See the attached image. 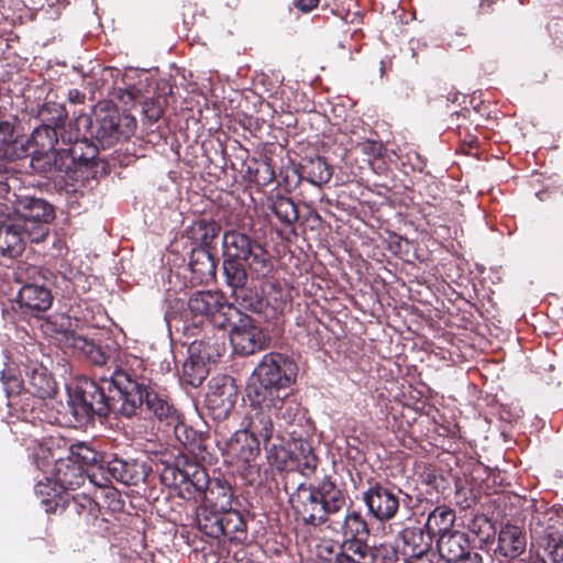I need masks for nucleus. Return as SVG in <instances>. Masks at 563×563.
<instances>
[{"label":"nucleus","mask_w":563,"mask_h":563,"mask_svg":"<svg viewBox=\"0 0 563 563\" xmlns=\"http://www.w3.org/2000/svg\"><path fill=\"white\" fill-rule=\"evenodd\" d=\"M68 405L78 421L89 420L93 415L107 417L111 412L131 417L145 406L166 424L178 422L173 405L123 371H115L109 379L102 378L100 384L86 377L79 378L68 388Z\"/></svg>","instance_id":"f257e3e1"},{"label":"nucleus","mask_w":563,"mask_h":563,"mask_svg":"<svg viewBox=\"0 0 563 563\" xmlns=\"http://www.w3.org/2000/svg\"><path fill=\"white\" fill-rule=\"evenodd\" d=\"M223 272L228 285L234 289H243L247 283L249 267L252 278L267 277L273 271V261L269 252L257 241L245 233L231 230L223 234Z\"/></svg>","instance_id":"f03ea898"},{"label":"nucleus","mask_w":563,"mask_h":563,"mask_svg":"<svg viewBox=\"0 0 563 563\" xmlns=\"http://www.w3.org/2000/svg\"><path fill=\"white\" fill-rule=\"evenodd\" d=\"M289 503L297 520L302 523L319 527L329 522V527L335 530L332 517L345 507L346 500L334 482L324 479L316 487L298 485L290 495Z\"/></svg>","instance_id":"7ed1b4c3"},{"label":"nucleus","mask_w":563,"mask_h":563,"mask_svg":"<svg viewBox=\"0 0 563 563\" xmlns=\"http://www.w3.org/2000/svg\"><path fill=\"white\" fill-rule=\"evenodd\" d=\"M297 377L296 363L279 353L263 356L253 372V383L247 388V398L258 404L265 398L286 391Z\"/></svg>","instance_id":"20e7f679"},{"label":"nucleus","mask_w":563,"mask_h":563,"mask_svg":"<svg viewBox=\"0 0 563 563\" xmlns=\"http://www.w3.org/2000/svg\"><path fill=\"white\" fill-rule=\"evenodd\" d=\"M100 454L85 442L70 445L67 459L55 460V481L65 489H73L84 479L85 468L99 462Z\"/></svg>","instance_id":"39448f33"},{"label":"nucleus","mask_w":563,"mask_h":563,"mask_svg":"<svg viewBox=\"0 0 563 563\" xmlns=\"http://www.w3.org/2000/svg\"><path fill=\"white\" fill-rule=\"evenodd\" d=\"M15 220L31 242L43 241L48 233V222L53 219L52 207L40 198L21 197L15 207Z\"/></svg>","instance_id":"423d86ee"},{"label":"nucleus","mask_w":563,"mask_h":563,"mask_svg":"<svg viewBox=\"0 0 563 563\" xmlns=\"http://www.w3.org/2000/svg\"><path fill=\"white\" fill-rule=\"evenodd\" d=\"M162 481L178 488V495L184 499L196 498V495L205 492L209 484L206 470L189 462H186L183 468L180 462H177L176 466H167L162 473Z\"/></svg>","instance_id":"0eeeda50"},{"label":"nucleus","mask_w":563,"mask_h":563,"mask_svg":"<svg viewBox=\"0 0 563 563\" xmlns=\"http://www.w3.org/2000/svg\"><path fill=\"white\" fill-rule=\"evenodd\" d=\"M135 129L136 120L130 114H120L115 109H99L96 112L93 134L102 146H111L121 137H130Z\"/></svg>","instance_id":"6e6552de"},{"label":"nucleus","mask_w":563,"mask_h":563,"mask_svg":"<svg viewBox=\"0 0 563 563\" xmlns=\"http://www.w3.org/2000/svg\"><path fill=\"white\" fill-rule=\"evenodd\" d=\"M188 309L195 317L211 319L213 325L224 328L230 320L232 306L219 291H196L188 300Z\"/></svg>","instance_id":"1a4fd4ad"},{"label":"nucleus","mask_w":563,"mask_h":563,"mask_svg":"<svg viewBox=\"0 0 563 563\" xmlns=\"http://www.w3.org/2000/svg\"><path fill=\"white\" fill-rule=\"evenodd\" d=\"M238 399V386L230 376L213 378L206 395V405L214 419L221 420L229 416Z\"/></svg>","instance_id":"9d476101"},{"label":"nucleus","mask_w":563,"mask_h":563,"mask_svg":"<svg viewBox=\"0 0 563 563\" xmlns=\"http://www.w3.org/2000/svg\"><path fill=\"white\" fill-rule=\"evenodd\" d=\"M222 345L218 340L210 338L194 341L188 347L189 358L184 363V371L197 369V375L190 382L194 387L199 386L207 375L206 362H214L220 356Z\"/></svg>","instance_id":"9b49d317"},{"label":"nucleus","mask_w":563,"mask_h":563,"mask_svg":"<svg viewBox=\"0 0 563 563\" xmlns=\"http://www.w3.org/2000/svg\"><path fill=\"white\" fill-rule=\"evenodd\" d=\"M230 341L235 353L250 355L266 346L267 338L249 317L240 318L231 330Z\"/></svg>","instance_id":"f8f14e48"},{"label":"nucleus","mask_w":563,"mask_h":563,"mask_svg":"<svg viewBox=\"0 0 563 563\" xmlns=\"http://www.w3.org/2000/svg\"><path fill=\"white\" fill-rule=\"evenodd\" d=\"M368 512L379 521H386L395 517L399 508L397 493L384 485L375 484L363 494Z\"/></svg>","instance_id":"ddd939ff"},{"label":"nucleus","mask_w":563,"mask_h":563,"mask_svg":"<svg viewBox=\"0 0 563 563\" xmlns=\"http://www.w3.org/2000/svg\"><path fill=\"white\" fill-rule=\"evenodd\" d=\"M54 324L60 327L57 332L62 334L67 346L82 354L95 365H103L106 363L107 355L100 346L96 345L93 341L88 340L85 335L69 329L71 324L69 317L58 316L55 318Z\"/></svg>","instance_id":"4468645a"},{"label":"nucleus","mask_w":563,"mask_h":563,"mask_svg":"<svg viewBox=\"0 0 563 563\" xmlns=\"http://www.w3.org/2000/svg\"><path fill=\"white\" fill-rule=\"evenodd\" d=\"M432 543L431 532L420 527H408L400 531L397 548L406 559H420L429 552Z\"/></svg>","instance_id":"2eb2a0df"},{"label":"nucleus","mask_w":563,"mask_h":563,"mask_svg":"<svg viewBox=\"0 0 563 563\" xmlns=\"http://www.w3.org/2000/svg\"><path fill=\"white\" fill-rule=\"evenodd\" d=\"M25 235L23 227L14 217L0 221V255L13 258L24 250Z\"/></svg>","instance_id":"dca6fc26"},{"label":"nucleus","mask_w":563,"mask_h":563,"mask_svg":"<svg viewBox=\"0 0 563 563\" xmlns=\"http://www.w3.org/2000/svg\"><path fill=\"white\" fill-rule=\"evenodd\" d=\"M225 453L232 461L250 463L260 454V440L246 430H239L227 441Z\"/></svg>","instance_id":"f3484780"},{"label":"nucleus","mask_w":563,"mask_h":563,"mask_svg":"<svg viewBox=\"0 0 563 563\" xmlns=\"http://www.w3.org/2000/svg\"><path fill=\"white\" fill-rule=\"evenodd\" d=\"M62 164L66 165L68 178L75 179L76 174L86 167L96 156L97 147L86 139L75 142L69 147L60 148Z\"/></svg>","instance_id":"a211bd4d"},{"label":"nucleus","mask_w":563,"mask_h":563,"mask_svg":"<svg viewBox=\"0 0 563 563\" xmlns=\"http://www.w3.org/2000/svg\"><path fill=\"white\" fill-rule=\"evenodd\" d=\"M526 545L523 531L517 526L506 525L499 532L496 553L510 561L521 555Z\"/></svg>","instance_id":"6ab92c4d"},{"label":"nucleus","mask_w":563,"mask_h":563,"mask_svg":"<svg viewBox=\"0 0 563 563\" xmlns=\"http://www.w3.org/2000/svg\"><path fill=\"white\" fill-rule=\"evenodd\" d=\"M30 165L34 172L48 178L68 177L66 165L62 164L60 148L57 151H34Z\"/></svg>","instance_id":"aec40b11"},{"label":"nucleus","mask_w":563,"mask_h":563,"mask_svg":"<svg viewBox=\"0 0 563 563\" xmlns=\"http://www.w3.org/2000/svg\"><path fill=\"white\" fill-rule=\"evenodd\" d=\"M250 400L251 412L249 416V426L246 431L260 441L267 442L272 439L274 433L273 411L269 407H262L256 405L252 399Z\"/></svg>","instance_id":"412c9836"},{"label":"nucleus","mask_w":563,"mask_h":563,"mask_svg":"<svg viewBox=\"0 0 563 563\" xmlns=\"http://www.w3.org/2000/svg\"><path fill=\"white\" fill-rule=\"evenodd\" d=\"M18 300L21 307L30 312L37 313L51 307L53 297L45 286L35 283L23 285L19 290Z\"/></svg>","instance_id":"4be33fe9"},{"label":"nucleus","mask_w":563,"mask_h":563,"mask_svg":"<svg viewBox=\"0 0 563 563\" xmlns=\"http://www.w3.org/2000/svg\"><path fill=\"white\" fill-rule=\"evenodd\" d=\"M220 493V509L222 510L223 536L230 540L239 539L238 533H242L245 529V523L239 511L232 509V494L225 487H219Z\"/></svg>","instance_id":"5701e85b"},{"label":"nucleus","mask_w":563,"mask_h":563,"mask_svg":"<svg viewBox=\"0 0 563 563\" xmlns=\"http://www.w3.org/2000/svg\"><path fill=\"white\" fill-rule=\"evenodd\" d=\"M439 554L448 563L461 561L468 551V540L463 532L451 531L439 536L437 541Z\"/></svg>","instance_id":"b1692460"},{"label":"nucleus","mask_w":563,"mask_h":563,"mask_svg":"<svg viewBox=\"0 0 563 563\" xmlns=\"http://www.w3.org/2000/svg\"><path fill=\"white\" fill-rule=\"evenodd\" d=\"M197 525L206 536L218 539L223 536L222 510L220 509V497L214 504H203L198 507L196 514Z\"/></svg>","instance_id":"393cba45"},{"label":"nucleus","mask_w":563,"mask_h":563,"mask_svg":"<svg viewBox=\"0 0 563 563\" xmlns=\"http://www.w3.org/2000/svg\"><path fill=\"white\" fill-rule=\"evenodd\" d=\"M341 551L335 554L334 563H376L374 551L358 540H345L341 544Z\"/></svg>","instance_id":"a878e982"},{"label":"nucleus","mask_w":563,"mask_h":563,"mask_svg":"<svg viewBox=\"0 0 563 563\" xmlns=\"http://www.w3.org/2000/svg\"><path fill=\"white\" fill-rule=\"evenodd\" d=\"M257 405L269 407L274 417L284 421L285 424H290L298 412V404L288 396L287 390L267 397L263 401H258Z\"/></svg>","instance_id":"bb28decb"},{"label":"nucleus","mask_w":563,"mask_h":563,"mask_svg":"<svg viewBox=\"0 0 563 563\" xmlns=\"http://www.w3.org/2000/svg\"><path fill=\"white\" fill-rule=\"evenodd\" d=\"M107 471L112 478L124 485H135L144 478V472L141 465L121 459L109 461Z\"/></svg>","instance_id":"cd10ccee"},{"label":"nucleus","mask_w":563,"mask_h":563,"mask_svg":"<svg viewBox=\"0 0 563 563\" xmlns=\"http://www.w3.org/2000/svg\"><path fill=\"white\" fill-rule=\"evenodd\" d=\"M190 268L201 282H209L216 277L217 264L214 257L206 250L192 253Z\"/></svg>","instance_id":"c85d7f7f"},{"label":"nucleus","mask_w":563,"mask_h":563,"mask_svg":"<svg viewBox=\"0 0 563 563\" xmlns=\"http://www.w3.org/2000/svg\"><path fill=\"white\" fill-rule=\"evenodd\" d=\"M335 523L340 526V529L347 538L346 540L364 542L368 536L367 523L358 512L346 514L342 522H334V527Z\"/></svg>","instance_id":"c756f323"},{"label":"nucleus","mask_w":563,"mask_h":563,"mask_svg":"<svg viewBox=\"0 0 563 563\" xmlns=\"http://www.w3.org/2000/svg\"><path fill=\"white\" fill-rule=\"evenodd\" d=\"M455 520L454 511L446 506H439L429 514L426 527L431 533L451 532Z\"/></svg>","instance_id":"7c9ffc66"},{"label":"nucleus","mask_w":563,"mask_h":563,"mask_svg":"<svg viewBox=\"0 0 563 563\" xmlns=\"http://www.w3.org/2000/svg\"><path fill=\"white\" fill-rule=\"evenodd\" d=\"M60 129L48 123H42L34 129L31 141L36 147L35 151H56L55 145L58 144V130Z\"/></svg>","instance_id":"2f4dec72"},{"label":"nucleus","mask_w":563,"mask_h":563,"mask_svg":"<svg viewBox=\"0 0 563 563\" xmlns=\"http://www.w3.org/2000/svg\"><path fill=\"white\" fill-rule=\"evenodd\" d=\"M305 170L308 181L317 187L329 183L332 177V168L325 159L320 156L310 158L305 166Z\"/></svg>","instance_id":"473e14b6"},{"label":"nucleus","mask_w":563,"mask_h":563,"mask_svg":"<svg viewBox=\"0 0 563 563\" xmlns=\"http://www.w3.org/2000/svg\"><path fill=\"white\" fill-rule=\"evenodd\" d=\"M37 118L43 123H48L53 126L62 128V124L67 118V111L63 103L46 100L37 110Z\"/></svg>","instance_id":"72a5a7b5"},{"label":"nucleus","mask_w":563,"mask_h":563,"mask_svg":"<svg viewBox=\"0 0 563 563\" xmlns=\"http://www.w3.org/2000/svg\"><path fill=\"white\" fill-rule=\"evenodd\" d=\"M272 211L285 225H292L299 218L296 205L287 197H277L273 202Z\"/></svg>","instance_id":"f704fd0d"},{"label":"nucleus","mask_w":563,"mask_h":563,"mask_svg":"<svg viewBox=\"0 0 563 563\" xmlns=\"http://www.w3.org/2000/svg\"><path fill=\"white\" fill-rule=\"evenodd\" d=\"M543 548L554 563L563 562V538L560 532H548L543 537Z\"/></svg>","instance_id":"c9c22d12"},{"label":"nucleus","mask_w":563,"mask_h":563,"mask_svg":"<svg viewBox=\"0 0 563 563\" xmlns=\"http://www.w3.org/2000/svg\"><path fill=\"white\" fill-rule=\"evenodd\" d=\"M14 279L22 285L35 284L40 278V269L35 265L20 263L14 269Z\"/></svg>","instance_id":"e433bc0d"},{"label":"nucleus","mask_w":563,"mask_h":563,"mask_svg":"<svg viewBox=\"0 0 563 563\" xmlns=\"http://www.w3.org/2000/svg\"><path fill=\"white\" fill-rule=\"evenodd\" d=\"M31 383L34 386L35 391L42 398L49 396L54 390L53 382L44 374L34 373L31 377Z\"/></svg>","instance_id":"4c0bfd02"},{"label":"nucleus","mask_w":563,"mask_h":563,"mask_svg":"<svg viewBox=\"0 0 563 563\" xmlns=\"http://www.w3.org/2000/svg\"><path fill=\"white\" fill-rule=\"evenodd\" d=\"M197 230L200 232V241L203 244H209L218 235L219 228L214 222L200 220L196 223Z\"/></svg>","instance_id":"58836bf2"},{"label":"nucleus","mask_w":563,"mask_h":563,"mask_svg":"<svg viewBox=\"0 0 563 563\" xmlns=\"http://www.w3.org/2000/svg\"><path fill=\"white\" fill-rule=\"evenodd\" d=\"M361 152L369 158H377L383 155L384 146L380 142L365 140L358 144Z\"/></svg>","instance_id":"ea45409f"},{"label":"nucleus","mask_w":563,"mask_h":563,"mask_svg":"<svg viewBox=\"0 0 563 563\" xmlns=\"http://www.w3.org/2000/svg\"><path fill=\"white\" fill-rule=\"evenodd\" d=\"M58 137H60L62 143L64 145H68V147L75 144V142H81L82 140H85V137L80 136L78 130L71 129L70 131H66L64 129V123L62 124V129L58 130Z\"/></svg>","instance_id":"a19ab883"},{"label":"nucleus","mask_w":563,"mask_h":563,"mask_svg":"<svg viewBox=\"0 0 563 563\" xmlns=\"http://www.w3.org/2000/svg\"><path fill=\"white\" fill-rule=\"evenodd\" d=\"M66 278V276H64ZM68 283L71 286L73 291L86 290V278L79 272H70V276L67 277Z\"/></svg>","instance_id":"79ce46f5"},{"label":"nucleus","mask_w":563,"mask_h":563,"mask_svg":"<svg viewBox=\"0 0 563 563\" xmlns=\"http://www.w3.org/2000/svg\"><path fill=\"white\" fill-rule=\"evenodd\" d=\"M320 0H295L294 4L300 11L307 13L318 7Z\"/></svg>","instance_id":"37998d69"},{"label":"nucleus","mask_w":563,"mask_h":563,"mask_svg":"<svg viewBox=\"0 0 563 563\" xmlns=\"http://www.w3.org/2000/svg\"><path fill=\"white\" fill-rule=\"evenodd\" d=\"M454 563H482V556L478 553L467 551L461 561Z\"/></svg>","instance_id":"c03bdc74"},{"label":"nucleus","mask_w":563,"mask_h":563,"mask_svg":"<svg viewBox=\"0 0 563 563\" xmlns=\"http://www.w3.org/2000/svg\"><path fill=\"white\" fill-rule=\"evenodd\" d=\"M68 99L71 103H80L84 100V96L77 89H73L68 92Z\"/></svg>","instance_id":"a18cd8bd"},{"label":"nucleus","mask_w":563,"mask_h":563,"mask_svg":"<svg viewBox=\"0 0 563 563\" xmlns=\"http://www.w3.org/2000/svg\"><path fill=\"white\" fill-rule=\"evenodd\" d=\"M184 376L186 378V382L192 386V383L190 382L195 376L197 375V369H189L188 373H186L184 369Z\"/></svg>","instance_id":"49530a36"},{"label":"nucleus","mask_w":563,"mask_h":563,"mask_svg":"<svg viewBox=\"0 0 563 563\" xmlns=\"http://www.w3.org/2000/svg\"><path fill=\"white\" fill-rule=\"evenodd\" d=\"M126 96H128L129 100H132V99H133V97H132V93H131V92H126Z\"/></svg>","instance_id":"de8ad7c7"},{"label":"nucleus","mask_w":563,"mask_h":563,"mask_svg":"<svg viewBox=\"0 0 563 563\" xmlns=\"http://www.w3.org/2000/svg\"><path fill=\"white\" fill-rule=\"evenodd\" d=\"M4 155H5V156L11 155V154L9 153V148H7V150L4 151Z\"/></svg>","instance_id":"09e8293b"},{"label":"nucleus","mask_w":563,"mask_h":563,"mask_svg":"<svg viewBox=\"0 0 563 563\" xmlns=\"http://www.w3.org/2000/svg\"><path fill=\"white\" fill-rule=\"evenodd\" d=\"M41 484L38 483L37 486H36V490L41 492L40 488H41Z\"/></svg>","instance_id":"8fccbe9b"}]
</instances>
